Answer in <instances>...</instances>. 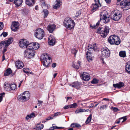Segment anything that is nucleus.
I'll use <instances>...</instances> for the list:
<instances>
[{
    "label": "nucleus",
    "instance_id": "nucleus-53",
    "mask_svg": "<svg viewBox=\"0 0 130 130\" xmlns=\"http://www.w3.org/2000/svg\"><path fill=\"white\" fill-rule=\"evenodd\" d=\"M95 3H99V5H100V6H101V5L99 2V0H94Z\"/></svg>",
    "mask_w": 130,
    "mask_h": 130
},
{
    "label": "nucleus",
    "instance_id": "nucleus-55",
    "mask_svg": "<svg viewBox=\"0 0 130 130\" xmlns=\"http://www.w3.org/2000/svg\"><path fill=\"white\" fill-rule=\"evenodd\" d=\"M3 36L4 37H5L7 35V32H3Z\"/></svg>",
    "mask_w": 130,
    "mask_h": 130
},
{
    "label": "nucleus",
    "instance_id": "nucleus-19",
    "mask_svg": "<svg viewBox=\"0 0 130 130\" xmlns=\"http://www.w3.org/2000/svg\"><path fill=\"white\" fill-rule=\"evenodd\" d=\"M92 54L91 52L87 51L86 54V55H87L86 57L87 60L89 61H91L93 60V57L92 56Z\"/></svg>",
    "mask_w": 130,
    "mask_h": 130
},
{
    "label": "nucleus",
    "instance_id": "nucleus-22",
    "mask_svg": "<svg viewBox=\"0 0 130 130\" xmlns=\"http://www.w3.org/2000/svg\"><path fill=\"white\" fill-rule=\"evenodd\" d=\"M113 86L116 88L120 89L124 86V84L122 82H120L118 83L113 84Z\"/></svg>",
    "mask_w": 130,
    "mask_h": 130
},
{
    "label": "nucleus",
    "instance_id": "nucleus-30",
    "mask_svg": "<svg viewBox=\"0 0 130 130\" xmlns=\"http://www.w3.org/2000/svg\"><path fill=\"white\" fill-rule=\"evenodd\" d=\"M35 114L34 113H32L31 114L28 115L26 117V119L27 121L29 118H31L35 117Z\"/></svg>",
    "mask_w": 130,
    "mask_h": 130
},
{
    "label": "nucleus",
    "instance_id": "nucleus-17",
    "mask_svg": "<svg viewBox=\"0 0 130 130\" xmlns=\"http://www.w3.org/2000/svg\"><path fill=\"white\" fill-rule=\"evenodd\" d=\"M80 84L78 82H75L72 84H69V85L77 89H79L80 88Z\"/></svg>",
    "mask_w": 130,
    "mask_h": 130
},
{
    "label": "nucleus",
    "instance_id": "nucleus-7",
    "mask_svg": "<svg viewBox=\"0 0 130 130\" xmlns=\"http://www.w3.org/2000/svg\"><path fill=\"white\" fill-rule=\"evenodd\" d=\"M121 16V13L119 10H115L111 13V19L115 21L119 20Z\"/></svg>",
    "mask_w": 130,
    "mask_h": 130
},
{
    "label": "nucleus",
    "instance_id": "nucleus-51",
    "mask_svg": "<svg viewBox=\"0 0 130 130\" xmlns=\"http://www.w3.org/2000/svg\"><path fill=\"white\" fill-rule=\"evenodd\" d=\"M75 127L77 128H80L81 127L80 125L78 124L75 123Z\"/></svg>",
    "mask_w": 130,
    "mask_h": 130
},
{
    "label": "nucleus",
    "instance_id": "nucleus-58",
    "mask_svg": "<svg viewBox=\"0 0 130 130\" xmlns=\"http://www.w3.org/2000/svg\"><path fill=\"white\" fill-rule=\"evenodd\" d=\"M69 108V106L68 105L65 106L63 107V108L65 109H68Z\"/></svg>",
    "mask_w": 130,
    "mask_h": 130
},
{
    "label": "nucleus",
    "instance_id": "nucleus-25",
    "mask_svg": "<svg viewBox=\"0 0 130 130\" xmlns=\"http://www.w3.org/2000/svg\"><path fill=\"white\" fill-rule=\"evenodd\" d=\"M22 2L23 0H15L14 1V3L16 5V7H18L21 5Z\"/></svg>",
    "mask_w": 130,
    "mask_h": 130
},
{
    "label": "nucleus",
    "instance_id": "nucleus-16",
    "mask_svg": "<svg viewBox=\"0 0 130 130\" xmlns=\"http://www.w3.org/2000/svg\"><path fill=\"white\" fill-rule=\"evenodd\" d=\"M48 42L50 45L53 46L55 43V38L53 36H50L48 38Z\"/></svg>",
    "mask_w": 130,
    "mask_h": 130
},
{
    "label": "nucleus",
    "instance_id": "nucleus-20",
    "mask_svg": "<svg viewBox=\"0 0 130 130\" xmlns=\"http://www.w3.org/2000/svg\"><path fill=\"white\" fill-rule=\"evenodd\" d=\"M56 27L55 25L54 24L49 25L47 26V29L50 33H52Z\"/></svg>",
    "mask_w": 130,
    "mask_h": 130
},
{
    "label": "nucleus",
    "instance_id": "nucleus-60",
    "mask_svg": "<svg viewBox=\"0 0 130 130\" xmlns=\"http://www.w3.org/2000/svg\"><path fill=\"white\" fill-rule=\"evenodd\" d=\"M106 3H109L111 2V0H105Z\"/></svg>",
    "mask_w": 130,
    "mask_h": 130
},
{
    "label": "nucleus",
    "instance_id": "nucleus-24",
    "mask_svg": "<svg viewBox=\"0 0 130 130\" xmlns=\"http://www.w3.org/2000/svg\"><path fill=\"white\" fill-rule=\"evenodd\" d=\"M26 4L30 6H33L35 3L34 0H26Z\"/></svg>",
    "mask_w": 130,
    "mask_h": 130
},
{
    "label": "nucleus",
    "instance_id": "nucleus-4",
    "mask_svg": "<svg viewBox=\"0 0 130 130\" xmlns=\"http://www.w3.org/2000/svg\"><path fill=\"white\" fill-rule=\"evenodd\" d=\"M109 30V28L108 26H105L104 28L100 27L99 28L96 32L101 34V36L103 38H105L108 35Z\"/></svg>",
    "mask_w": 130,
    "mask_h": 130
},
{
    "label": "nucleus",
    "instance_id": "nucleus-36",
    "mask_svg": "<svg viewBox=\"0 0 130 130\" xmlns=\"http://www.w3.org/2000/svg\"><path fill=\"white\" fill-rule=\"evenodd\" d=\"M85 112V109H79L76 110L75 111V112L76 113H78L80 112Z\"/></svg>",
    "mask_w": 130,
    "mask_h": 130
},
{
    "label": "nucleus",
    "instance_id": "nucleus-54",
    "mask_svg": "<svg viewBox=\"0 0 130 130\" xmlns=\"http://www.w3.org/2000/svg\"><path fill=\"white\" fill-rule=\"evenodd\" d=\"M4 47V48L3 50V54H4L5 52L7 51L6 48L5 46Z\"/></svg>",
    "mask_w": 130,
    "mask_h": 130
},
{
    "label": "nucleus",
    "instance_id": "nucleus-9",
    "mask_svg": "<svg viewBox=\"0 0 130 130\" xmlns=\"http://www.w3.org/2000/svg\"><path fill=\"white\" fill-rule=\"evenodd\" d=\"M30 96V94L28 91H25L23 94L18 96V98L19 101L22 100L24 101L28 100Z\"/></svg>",
    "mask_w": 130,
    "mask_h": 130
},
{
    "label": "nucleus",
    "instance_id": "nucleus-35",
    "mask_svg": "<svg viewBox=\"0 0 130 130\" xmlns=\"http://www.w3.org/2000/svg\"><path fill=\"white\" fill-rule=\"evenodd\" d=\"M108 107V105H104L101 106L100 107V109L101 110H104L106 109Z\"/></svg>",
    "mask_w": 130,
    "mask_h": 130
},
{
    "label": "nucleus",
    "instance_id": "nucleus-10",
    "mask_svg": "<svg viewBox=\"0 0 130 130\" xmlns=\"http://www.w3.org/2000/svg\"><path fill=\"white\" fill-rule=\"evenodd\" d=\"M120 5L124 10H127L130 8V1L124 0L121 2Z\"/></svg>",
    "mask_w": 130,
    "mask_h": 130
},
{
    "label": "nucleus",
    "instance_id": "nucleus-29",
    "mask_svg": "<svg viewBox=\"0 0 130 130\" xmlns=\"http://www.w3.org/2000/svg\"><path fill=\"white\" fill-rule=\"evenodd\" d=\"M12 72L11 69L9 68H8L4 74V76H8Z\"/></svg>",
    "mask_w": 130,
    "mask_h": 130
},
{
    "label": "nucleus",
    "instance_id": "nucleus-33",
    "mask_svg": "<svg viewBox=\"0 0 130 130\" xmlns=\"http://www.w3.org/2000/svg\"><path fill=\"white\" fill-rule=\"evenodd\" d=\"M92 118V115L90 114L89 116L88 117L86 121V124H88L91 121Z\"/></svg>",
    "mask_w": 130,
    "mask_h": 130
},
{
    "label": "nucleus",
    "instance_id": "nucleus-59",
    "mask_svg": "<svg viewBox=\"0 0 130 130\" xmlns=\"http://www.w3.org/2000/svg\"><path fill=\"white\" fill-rule=\"evenodd\" d=\"M53 118L52 117H49L47 119H46L45 120H50L51 119H52Z\"/></svg>",
    "mask_w": 130,
    "mask_h": 130
},
{
    "label": "nucleus",
    "instance_id": "nucleus-3",
    "mask_svg": "<svg viewBox=\"0 0 130 130\" xmlns=\"http://www.w3.org/2000/svg\"><path fill=\"white\" fill-rule=\"evenodd\" d=\"M63 25L67 29L71 30L74 26L75 23L71 18H66L64 21Z\"/></svg>",
    "mask_w": 130,
    "mask_h": 130
},
{
    "label": "nucleus",
    "instance_id": "nucleus-2",
    "mask_svg": "<svg viewBox=\"0 0 130 130\" xmlns=\"http://www.w3.org/2000/svg\"><path fill=\"white\" fill-rule=\"evenodd\" d=\"M100 22L106 23L108 22L110 19V15L105 10L102 11L100 13Z\"/></svg>",
    "mask_w": 130,
    "mask_h": 130
},
{
    "label": "nucleus",
    "instance_id": "nucleus-64",
    "mask_svg": "<svg viewBox=\"0 0 130 130\" xmlns=\"http://www.w3.org/2000/svg\"><path fill=\"white\" fill-rule=\"evenodd\" d=\"M113 109L115 111H117L118 110V109L117 108L114 107L113 108Z\"/></svg>",
    "mask_w": 130,
    "mask_h": 130
},
{
    "label": "nucleus",
    "instance_id": "nucleus-12",
    "mask_svg": "<svg viewBox=\"0 0 130 130\" xmlns=\"http://www.w3.org/2000/svg\"><path fill=\"white\" fill-rule=\"evenodd\" d=\"M13 38L10 37L7 40L2 41L0 43V48H2L3 46H5L7 47L12 42Z\"/></svg>",
    "mask_w": 130,
    "mask_h": 130
},
{
    "label": "nucleus",
    "instance_id": "nucleus-1",
    "mask_svg": "<svg viewBox=\"0 0 130 130\" xmlns=\"http://www.w3.org/2000/svg\"><path fill=\"white\" fill-rule=\"evenodd\" d=\"M39 47V44L37 43H32L28 44L27 49L24 52V57L28 58H32L35 54V50L37 49Z\"/></svg>",
    "mask_w": 130,
    "mask_h": 130
},
{
    "label": "nucleus",
    "instance_id": "nucleus-47",
    "mask_svg": "<svg viewBox=\"0 0 130 130\" xmlns=\"http://www.w3.org/2000/svg\"><path fill=\"white\" fill-rule=\"evenodd\" d=\"M80 14V12L79 11H77L76 12V14L75 15V17H74V18L76 19L78 17V16H79Z\"/></svg>",
    "mask_w": 130,
    "mask_h": 130
},
{
    "label": "nucleus",
    "instance_id": "nucleus-48",
    "mask_svg": "<svg viewBox=\"0 0 130 130\" xmlns=\"http://www.w3.org/2000/svg\"><path fill=\"white\" fill-rule=\"evenodd\" d=\"M29 70V69L24 68L23 69V71L26 73H29L28 71Z\"/></svg>",
    "mask_w": 130,
    "mask_h": 130
},
{
    "label": "nucleus",
    "instance_id": "nucleus-14",
    "mask_svg": "<svg viewBox=\"0 0 130 130\" xmlns=\"http://www.w3.org/2000/svg\"><path fill=\"white\" fill-rule=\"evenodd\" d=\"M82 80L87 81L89 80L90 78L89 74L87 73L84 72L83 73L81 76Z\"/></svg>",
    "mask_w": 130,
    "mask_h": 130
},
{
    "label": "nucleus",
    "instance_id": "nucleus-57",
    "mask_svg": "<svg viewBox=\"0 0 130 130\" xmlns=\"http://www.w3.org/2000/svg\"><path fill=\"white\" fill-rule=\"evenodd\" d=\"M56 66V63H53L52 65V67L55 68Z\"/></svg>",
    "mask_w": 130,
    "mask_h": 130
},
{
    "label": "nucleus",
    "instance_id": "nucleus-44",
    "mask_svg": "<svg viewBox=\"0 0 130 130\" xmlns=\"http://www.w3.org/2000/svg\"><path fill=\"white\" fill-rule=\"evenodd\" d=\"M77 52V51L76 50L75 48H73L71 50L72 53L75 55H75Z\"/></svg>",
    "mask_w": 130,
    "mask_h": 130
},
{
    "label": "nucleus",
    "instance_id": "nucleus-23",
    "mask_svg": "<svg viewBox=\"0 0 130 130\" xmlns=\"http://www.w3.org/2000/svg\"><path fill=\"white\" fill-rule=\"evenodd\" d=\"M61 4V1L60 0H56L55 3V5L53 6L54 8L57 9L59 8Z\"/></svg>",
    "mask_w": 130,
    "mask_h": 130
},
{
    "label": "nucleus",
    "instance_id": "nucleus-50",
    "mask_svg": "<svg viewBox=\"0 0 130 130\" xmlns=\"http://www.w3.org/2000/svg\"><path fill=\"white\" fill-rule=\"evenodd\" d=\"M3 22L0 23V30H2L3 27Z\"/></svg>",
    "mask_w": 130,
    "mask_h": 130
},
{
    "label": "nucleus",
    "instance_id": "nucleus-39",
    "mask_svg": "<svg viewBox=\"0 0 130 130\" xmlns=\"http://www.w3.org/2000/svg\"><path fill=\"white\" fill-rule=\"evenodd\" d=\"M43 12L44 13V18L46 17L48 14V10L47 9L43 10Z\"/></svg>",
    "mask_w": 130,
    "mask_h": 130
},
{
    "label": "nucleus",
    "instance_id": "nucleus-15",
    "mask_svg": "<svg viewBox=\"0 0 130 130\" xmlns=\"http://www.w3.org/2000/svg\"><path fill=\"white\" fill-rule=\"evenodd\" d=\"M19 45L20 47L22 48H26L27 49V45L29 44L25 40L22 39L19 43Z\"/></svg>",
    "mask_w": 130,
    "mask_h": 130
},
{
    "label": "nucleus",
    "instance_id": "nucleus-43",
    "mask_svg": "<svg viewBox=\"0 0 130 130\" xmlns=\"http://www.w3.org/2000/svg\"><path fill=\"white\" fill-rule=\"evenodd\" d=\"M5 93H3L0 94V102L2 101L3 97L5 95Z\"/></svg>",
    "mask_w": 130,
    "mask_h": 130
},
{
    "label": "nucleus",
    "instance_id": "nucleus-61",
    "mask_svg": "<svg viewBox=\"0 0 130 130\" xmlns=\"http://www.w3.org/2000/svg\"><path fill=\"white\" fill-rule=\"evenodd\" d=\"M54 128L55 129H60L62 128L61 127H58L57 126H55Z\"/></svg>",
    "mask_w": 130,
    "mask_h": 130
},
{
    "label": "nucleus",
    "instance_id": "nucleus-63",
    "mask_svg": "<svg viewBox=\"0 0 130 130\" xmlns=\"http://www.w3.org/2000/svg\"><path fill=\"white\" fill-rule=\"evenodd\" d=\"M72 97H67V101L69 100H71L72 99Z\"/></svg>",
    "mask_w": 130,
    "mask_h": 130
},
{
    "label": "nucleus",
    "instance_id": "nucleus-31",
    "mask_svg": "<svg viewBox=\"0 0 130 130\" xmlns=\"http://www.w3.org/2000/svg\"><path fill=\"white\" fill-rule=\"evenodd\" d=\"M125 70L128 73H130V63H127L126 66Z\"/></svg>",
    "mask_w": 130,
    "mask_h": 130
},
{
    "label": "nucleus",
    "instance_id": "nucleus-52",
    "mask_svg": "<svg viewBox=\"0 0 130 130\" xmlns=\"http://www.w3.org/2000/svg\"><path fill=\"white\" fill-rule=\"evenodd\" d=\"M126 20L127 21L130 23V15L127 17L126 18Z\"/></svg>",
    "mask_w": 130,
    "mask_h": 130
},
{
    "label": "nucleus",
    "instance_id": "nucleus-34",
    "mask_svg": "<svg viewBox=\"0 0 130 130\" xmlns=\"http://www.w3.org/2000/svg\"><path fill=\"white\" fill-rule=\"evenodd\" d=\"M93 50H94L95 52H98L99 50L97 47L96 44L95 43L93 44L92 46Z\"/></svg>",
    "mask_w": 130,
    "mask_h": 130
},
{
    "label": "nucleus",
    "instance_id": "nucleus-56",
    "mask_svg": "<svg viewBox=\"0 0 130 130\" xmlns=\"http://www.w3.org/2000/svg\"><path fill=\"white\" fill-rule=\"evenodd\" d=\"M75 123H73L71 124V126L73 127H75Z\"/></svg>",
    "mask_w": 130,
    "mask_h": 130
},
{
    "label": "nucleus",
    "instance_id": "nucleus-13",
    "mask_svg": "<svg viewBox=\"0 0 130 130\" xmlns=\"http://www.w3.org/2000/svg\"><path fill=\"white\" fill-rule=\"evenodd\" d=\"M20 26L19 23L18 22L14 21L12 23L11 26V30L13 31H15L19 29Z\"/></svg>",
    "mask_w": 130,
    "mask_h": 130
},
{
    "label": "nucleus",
    "instance_id": "nucleus-28",
    "mask_svg": "<svg viewBox=\"0 0 130 130\" xmlns=\"http://www.w3.org/2000/svg\"><path fill=\"white\" fill-rule=\"evenodd\" d=\"M10 85L9 83L7 82L5 83L4 87L6 90L8 91L10 90Z\"/></svg>",
    "mask_w": 130,
    "mask_h": 130
},
{
    "label": "nucleus",
    "instance_id": "nucleus-32",
    "mask_svg": "<svg viewBox=\"0 0 130 130\" xmlns=\"http://www.w3.org/2000/svg\"><path fill=\"white\" fill-rule=\"evenodd\" d=\"M119 56L121 57H125L126 56V52L125 51H121L120 52Z\"/></svg>",
    "mask_w": 130,
    "mask_h": 130
},
{
    "label": "nucleus",
    "instance_id": "nucleus-21",
    "mask_svg": "<svg viewBox=\"0 0 130 130\" xmlns=\"http://www.w3.org/2000/svg\"><path fill=\"white\" fill-rule=\"evenodd\" d=\"M100 5L97 3L93 4L91 6V11L93 12L96 10Z\"/></svg>",
    "mask_w": 130,
    "mask_h": 130
},
{
    "label": "nucleus",
    "instance_id": "nucleus-46",
    "mask_svg": "<svg viewBox=\"0 0 130 130\" xmlns=\"http://www.w3.org/2000/svg\"><path fill=\"white\" fill-rule=\"evenodd\" d=\"M119 119L120 120L123 119V120L122 121V123L123 122H124L127 119L126 116H124L122 118H120Z\"/></svg>",
    "mask_w": 130,
    "mask_h": 130
},
{
    "label": "nucleus",
    "instance_id": "nucleus-62",
    "mask_svg": "<svg viewBox=\"0 0 130 130\" xmlns=\"http://www.w3.org/2000/svg\"><path fill=\"white\" fill-rule=\"evenodd\" d=\"M90 106L89 107V108H91L92 107L94 106V104L93 103H91L90 105Z\"/></svg>",
    "mask_w": 130,
    "mask_h": 130
},
{
    "label": "nucleus",
    "instance_id": "nucleus-5",
    "mask_svg": "<svg viewBox=\"0 0 130 130\" xmlns=\"http://www.w3.org/2000/svg\"><path fill=\"white\" fill-rule=\"evenodd\" d=\"M42 62H43V65L45 67L49 66L51 60L50 56L47 54L43 55L41 57Z\"/></svg>",
    "mask_w": 130,
    "mask_h": 130
},
{
    "label": "nucleus",
    "instance_id": "nucleus-8",
    "mask_svg": "<svg viewBox=\"0 0 130 130\" xmlns=\"http://www.w3.org/2000/svg\"><path fill=\"white\" fill-rule=\"evenodd\" d=\"M44 35L43 30L40 28L36 29L34 33L35 37L39 39H41L44 37Z\"/></svg>",
    "mask_w": 130,
    "mask_h": 130
},
{
    "label": "nucleus",
    "instance_id": "nucleus-49",
    "mask_svg": "<svg viewBox=\"0 0 130 130\" xmlns=\"http://www.w3.org/2000/svg\"><path fill=\"white\" fill-rule=\"evenodd\" d=\"M61 114V113L60 112H58L55 113L54 114V117L56 116H58Z\"/></svg>",
    "mask_w": 130,
    "mask_h": 130
},
{
    "label": "nucleus",
    "instance_id": "nucleus-27",
    "mask_svg": "<svg viewBox=\"0 0 130 130\" xmlns=\"http://www.w3.org/2000/svg\"><path fill=\"white\" fill-rule=\"evenodd\" d=\"M81 64V62L80 61H78L77 63H74L73 64V67H74L76 69H78L79 68Z\"/></svg>",
    "mask_w": 130,
    "mask_h": 130
},
{
    "label": "nucleus",
    "instance_id": "nucleus-42",
    "mask_svg": "<svg viewBox=\"0 0 130 130\" xmlns=\"http://www.w3.org/2000/svg\"><path fill=\"white\" fill-rule=\"evenodd\" d=\"M88 50L89 51H93L92 48V45L89 44L88 46Z\"/></svg>",
    "mask_w": 130,
    "mask_h": 130
},
{
    "label": "nucleus",
    "instance_id": "nucleus-40",
    "mask_svg": "<svg viewBox=\"0 0 130 130\" xmlns=\"http://www.w3.org/2000/svg\"><path fill=\"white\" fill-rule=\"evenodd\" d=\"M98 81L96 78L93 79L91 82V83L93 84H97L98 83Z\"/></svg>",
    "mask_w": 130,
    "mask_h": 130
},
{
    "label": "nucleus",
    "instance_id": "nucleus-38",
    "mask_svg": "<svg viewBox=\"0 0 130 130\" xmlns=\"http://www.w3.org/2000/svg\"><path fill=\"white\" fill-rule=\"evenodd\" d=\"M100 24V22L99 21L97 22L95 25H94L93 26L90 25V26L91 28H92L93 29H95L98 27V26Z\"/></svg>",
    "mask_w": 130,
    "mask_h": 130
},
{
    "label": "nucleus",
    "instance_id": "nucleus-41",
    "mask_svg": "<svg viewBox=\"0 0 130 130\" xmlns=\"http://www.w3.org/2000/svg\"><path fill=\"white\" fill-rule=\"evenodd\" d=\"M77 106V104L76 103H74L73 104L70 105L69 107L71 108H74L76 107Z\"/></svg>",
    "mask_w": 130,
    "mask_h": 130
},
{
    "label": "nucleus",
    "instance_id": "nucleus-37",
    "mask_svg": "<svg viewBox=\"0 0 130 130\" xmlns=\"http://www.w3.org/2000/svg\"><path fill=\"white\" fill-rule=\"evenodd\" d=\"M10 89L12 90H14L16 88V86L15 84H12L10 85Z\"/></svg>",
    "mask_w": 130,
    "mask_h": 130
},
{
    "label": "nucleus",
    "instance_id": "nucleus-45",
    "mask_svg": "<svg viewBox=\"0 0 130 130\" xmlns=\"http://www.w3.org/2000/svg\"><path fill=\"white\" fill-rule=\"evenodd\" d=\"M40 4L42 6H46V4L44 1H42L40 2Z\"/></svg>",
    "mask_w": 130,
    "mask_h": 130
},
{
    "label": "nucleus",
    "instance_id": "nucleus-6",
    "mask_svg": "<svg viewBox=\"0 0 130 130\" xmlns=\"http://www.w3.org/2000/svg\"><path fill=\"white\" fill-rule=\"evenodd\" d=\"M108 41L111 44H115L118 45L120 43V39L118 36L115 35H111L109 37Z\"/></svg>",
    "mask_w": 130,
    "mask_h": 130
},
{
    "label": "nucleus",
    "instance_id": "nucleus-18",
    "mask_svg": "<svg viewBox=\"0 0 130 130\" xmlns=\"http://www.w3.org/2000/svg\"><path fill=\"white\" fill-rule=\"evenodd\" d=\"M15 66L18 69H21L24 66L23 63L20 60L17 61L15 62Z\"/></svg>",
    "mask_w": 130,
    "mask_h": 130
},
{
    "label": "nucleus",
    "instance_id": "nucleus-26",
    "mask_svg": "<svg viewBox=\"0 0 130 130\" xmlns=\"http://www.w3.org/2000/svg\"><path fill=\"white\" fill-rule=\"evenodd\" d=\"M36 127L34 128V129L36 130H40L43 127V125L41 123L37 124L36 125Z\"/></svg>",
    "mask_w": 130,
    "mask_h": 130
},
{
    "label": "nucleus",
    "instance_id": "nucleus-11",
    "mask_svg": "<svg viewBox=\"0 0 130 130\" xmlns=\"http://www.w3.org/2000/svg\"><path fill=\"white\" fill-rule=\"evenodd\" d=\"M102 56L105 58L109 57L110 54V51L106 47L102 48L101 50Z\"/></svg>",
    "mask_w": 130,
    "mask_h": 130
}]
</instances>
